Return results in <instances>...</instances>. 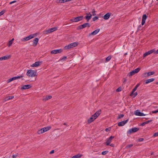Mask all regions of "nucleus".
<instances>
[{"instance_id":"obj_1","label":"nucleus","mask_w":158,"mask_h":158,"mask_svg":"<svg viewBox=\"0 0 158 158\" xmlns=\"http://www.w3.org/2000/svg\"><path fill=\"white\" fill-rule=\"evenodd\" d=\"M26 74L28 77H32L37 76L36 72L31 69L28 70Z\"/></svg>"},{"instance_id":"obj_2","label":"nucleus","mask_w":158,"mask_h":158,"mask_svg":"<svg viewBox=\"0 0 158 158\" xmlns=\"http://www.w3.org/2000/svg\"><path fill=\"white\" fill-rule=\"evenodd\" d=\"M78 45V43L77 42H74L70 44L67 45L65 46L64 47V48L65 50L69 49L70 48H73L76 47Z\"/></svg>"},{"instance_id":"obj_3","label":"nucleus","mask_w":158,"mask_h":158,"mask_svg":"<svg viewBox=\"0 0 158 158\" xmlns=\"http://www.w3.org/2000/svg\"><path fill=\"white\" fill-rule=\"evenodd\" d=\"M83 18V16L74 17L70 20V21L73 22H77L81 20Z\"/></svg>"},{"instance_id":"obj_4","label":"nucleus","mask_w":158,"mask_h":158,"mask_svg":"<svg viewBox=\"0 0 158 158\" xmlns=\"http://www.w3.org/2000/svg\"><path fill=\"white\" fill-rule=\"evenodd\" d=\"M140 68H138L136 69H135L134 70H133L132 71L130 72L128 74V76H129V77H131L133 75H134L135 74L139 72L140 71Z\"/></svg>"},{"instance_id":"obj_5","label":"nucleus","mask_w":158,"mask_h":158,"mask_svg":"<svg viewBox=\"0 0 158 158\" xmlns=\"http://www.w3.org/2000/svg\"><path fill=\"white\" fill-rule=\"evenodd\" d=\"M139 130L138 128H133L129 129L127 132V134L130 135L131 133L133 132H137Z\"/></svg>"},{"instance_id":"obj_6","label":"nucleus","mask_w":158,"mask_h":158,"mask_svg":"<svg viewBox=\"0 0 158 158\" xmlns=\"http://www.w3.org/2000/svg\"><path fill=\"white\" fill-rule=\"evenodd\" d=\"M35 37V35L32 34L30 35H29L28 36L24 37L23 38V39L21 40L22 41H28L33 38Z\"/></svg>"},{"instance_id":"obj_7","label":"nucleus","mask_w":158,"mask_h":158,"mask_svg":"<svg viewBox=\"0 0 158 158\" xmlns=\"http://www.w3.org/2000/svg\"><path fill=\"white\" fill-rule=\"evenodd\" d=\"M57 28L56 27H54L50 29H48V30L46 31V33H51L57 30Z\"/></svg>"},{"instance_id":"obj_8","label":"nucleus","mask_w":158,"mask_h":158,"mask_svg":"<svg viewBox=\"0 0 158 158\" xmlns=\"http://www.w3.org/2000/svg\"><path fill=\"white\" fill-rule=\"evenodd\" d=\"M134 114L136 115L141 116H144L145 115L144 114L140 112L139 110L135 111L134 112Z\"/></svg>"},{"instance_id":"obj_9","label":"nucleus","mask_w":158,"mask_h":158,"mask_svg":"<svg viewBox=\"0 0 158 158\" xmlns=\"http://www.w3.org/2000/svg\"><path fill=\"white\" fill-rule=\"evenodd\" d=\"M62 51L61 49L54 50L51 51V54H56L58 53H60Z\"/></svg>"},{"instance_id":"obj_10","label":"nucleus","mask_w":158,"mask_h":158,"mask_svg":"<svg viewBox=\"0 0 158 158\" xmlns=\"http://www.w3.org/2000/svg\"><path fill=\"white\" fill-rule=\"evenodd\" d=\"M128 119L124 120L121 122H120L118 123V126L121 127L123 126L128 121Z\"/></svg>"},{"instance_id":"obj_11","label":"nucleus","mask_w":158,"mask_h":158,"mask_svg":"<svg viewBox=\"0 0 158 158\" xmlns=\"http://www.w3.org/2000/svg\"><path fill=\"white\" fill-rule=\"evenodd\" d=\"M101 113V110L97 111L94 114L92 115L93 117L95 118V119L98 118V117L100 115Z\"/></svg>"},{"instance_id":"obj_12","label":"nucleus","mask_w":158,"mask_h":158,"mask_svg":"<svg viewBox=\"0 0 158 158\" xmlns=\"http://www.w3.org/2000/svg\"><path fill=\"white\" fill-rule=\"evenodd\" d=\"M41 63L42 62L40 61L35 62V63L31 65V67H33L39 66Z\"/></svg>"},{"instance_id":"obj_13","label":"nucleus","mask_w":158,"mask_h":158,"mask_svg":"<svg viewBox=\"0 0 158 158\" xmlns=\"http://www.w3.org/2000/svg\"><path fill=\"white\" fill-rule=\"evenodd\" d=\"M114 138V137L111 136L107 140L106 144L107 145H110V143L111 142L112 139Z\"/></svg>"},{"instance_id":"obj_14","label":"nucleus","mask_w":158,"mask_h":158,"mask_svg":"<svg viewBox=\"0 0 158 158\" xmlns=\"http://www.w3.org/2000/svg\"><path fill=\"white\" fill-rule=\"evenodd\" d=\"M90 27L89 24L88 23H86L80 26V29H81L87 27Z\"/></svg>"},{"instance_id":"obj_15","label":"nucleus","mask_w":158,"mask_h":158,"mask_svg":"<svg viewBox=\"0 0 158 158\" xmlns=\"http://www.w3.org/2000/svg\"><path fill=\"white\" fill-rule=\"evenodd\" d=\"M147 17V16L146 15L144 14L143 15L142 17V21L141 24L142 25H143L145 22V21Z\"/></svg>"},{"instance_id":"obj_16","label":"nucleus","mask_w":158,"mask_h":158,"mask_svg":"<svg viewBox=\"0 0 158 158\" xmlns=\"http://www.w3.org/2000/svg\"><path fill=\"white\" fill-rule=\"evenodd\" d=\"M86 14L87 15L85 17V19L87 20V21L88 22L89 20L91 18H92V15L90 13H87Z\"/></svg>"},{"instance_id":"obj_17","label":"nucleus","mask_w":158,"mask_h":158,"mask_svg":"<svg viewBox=\"0 0 158 158\" xmlns=\"http://www.w3.org/2000/svg\"><path fill=\"white\" fill-rule=\"evenodd\" d=\"M10 55H7L3 56L0 58V61H2L3 60H7L10 58Z\"/></svg>"},{"instance_id":"obj_18","label":"nucleus","mask_w":158,"mask_h":158,"mask_svg":"<svg viewBox=\"0 0 158 158\" xmlns=\"http://www.w3.org/2000/svg\"><path fill=\"white\" fill-rule=\"evenodd\" d=\"M100 31V29H98L90 34L89 35L90 36L91 35H95L97 34Z\"/></svg>"},{"instance_id":"obj_19","label":"nucleus","mask_w":158,"mask_h":158,"mask_svg":"<svg viewBox=\"0 0 158 158\" xmlns=\"http://www.w3.org/2000/svg\"><path fill=\"white\" fill-rule=\"evenodd\" d=\"M52 98V96L51 95H49L44 97L42 99V100L43 101H46Z\"/></svg>"},{"instance_id":"obj_20","label":"nucleus","mask_w":158,"mask_h":158,"mask_svg":"<svg viewBox=\"0 0 158 158\" xmlns=\"http://www.w3.org/2000/svg\"><path fill=\"white\" fill-rule=\"evenodd\" d=\"M140 84H138L135 86V88L133 89L132 92H131V94H130V96H131L133 94V93L136 90L138 87L139 86Z\"/></svg>"},{"instance_id":"obj_21","label":"nucleus","mask_w":158,"mask_h":158,"mask_svg":"<svg viewBox=\"0 0 158 158\" xmlns=\"http://www.w3.org/2000/svg\"><path fill=\"white\" fill-rule=\"evenodd\" d=\"M111 15V13H108L104 15L103 16V18L105 20L108 19Z\"/></svg>"},{"instance_id":"obj_22","label":"nucleus","mask_w":158,"mask_h":158,"mask_svg":"<svg viewBox=\"0 0 158 158\" xmlns=\"http://www.w3.org/2000/svg\"><path fill=\"white\" fill-rule=\"evenodd\" d=\"M31 87V86L30 85H23L21 88V89H28Z\"/></svg>"},{"instance_id":"obj_23","label":"nucleus","mask_w":158,"mask_h":158,"mask_svg":"<svg viewBox=\"0 0 158 158\" xmlns=\"http://www.w3.org/2000/svg\"><path fill=\"white\" fill-rule=\"evenodd\" d=\"M95 120V118H94L93 116L92 115V116L90 118L88 119L87 120V122L88 124H90L92 122Z\"/></svg>"},{"instance_id":"obj_24","label":"nucleus","mask_w":158,"mask_h":158,"mask_svg":"<svg viewBox=\"0 0 158 158\" xmlns=\"http://www.w3.org/2000/svg\"><path fill=\"white\" fill-rule=\"evenodd\" d=\"M72 0H57L56 1V2L57 3H62L69 2L72 1Z\"/></svg>"},{"instance_id":"obj_25","label":"nucleus","mask_w":158,"mask_h":158,"mask_svg":"<svg viewBox=\"0 0 158 158\" xmlns=\"http://www.w3.org/2000/svg\"><path fill=\"white\" fill-rule=\"evenodd\" d=\"M39 39L38 38H35L34 39L33 41V45L34 46H36L38 43Z\"/></svg>"},{"instance_id":"obj_26","label":"nucleus","mask_w":158,"mask_h":158,"mask_svg":"<svg viewBox=\"0 0 158 158\" xmlns=\"http://www.w3.org/2000/svg\"><path fill=\"white\" fill-rule=\"evenodd\" d=\"M155 80L154 78H151L148 79H147L145 80V83L146 84H148V83L154 81Z\"/></svg>"},{"instance_id":"obj_27","label":"nucleus","mask_w":158,"mask_h":158,"mask_svg":"<svg viewBox=\"0 0 158 158\" xmlns=\"http://www.w3.org/2000/svg\"><path fill=\"white\" fill-rule=\"evenodd\" d=\"M46 131H45V129H44V128H43L38 130L37 133L38 134H40Z\"/></svg>"},{"instance_id":"obj_28","label":"nucleus","mask_w":158,"mask_h":158,"mask_svg":"<svg viewBox=\"0 0 158 158\" xmlns=\"http://www.w3.org/2000/svg\"><path fill=\"white\" fill-rule=\"evenodd\" d=\"M46 131H45V129H44V128H43L38 130L37 133L38 134H40Z\"/></svg>"},{"instance_id":"obj_29","label":"nucleus","mask_w":158,"mask_h":158,"mask_svg":"<svg viewBox=\"0 0 158 158\" xmlns=\"http://www.w3.org/2000/svg\"><path fill=\"white\" fill-rule=\"evenodd\" d=\"M14 98V96H8L5 98V101H7L11 99H13Z\"/></svg>"},{"instance_id":"obj_30","label":"nucleus","mask_w":158,"mask_h":158,"mask_svg":"<svg viewBox=\"0 0 158 158\" xmlns=\"http://www.w3.org/2000/svg\"><path fill=\"white\" fill-rule=\"evenodd\" d=\"M82 156V155L78 154L73 156L71 158H81Z\"/></svg>"},{"instance_id":"obj_31","label":"nucleus","mask_w":158,"mask_h":158,"mask_svg":"<svg viewBox=\"0 0 158 158\" xmlns=\"http://www.w3.org/2000/svg\"><path fill=\"white\" fill-rule=\"evenodd\" d=\"M147 76L148 77L150 75H152L153 74H154L155 73V72H147Z\"/></svg>"},{"instance_id":"obj_32","label":"nucleus","mask_w":158,"mask_h":158,"mask_svg":"<svg viewBox=\"0 0 158 158\" xmlns=\"http://www.w3.org/2000/svg\"><path fill=\"white\" fill-rule=\"evenodd\" d=\"M23 77V76H17V77H13L14 80H15L16 79H20Z\"/></svg>"},{"instance_id":"obj_33","label":"nucleus","mask_w":158,"mask_h":158,"mask_svg":"<svg viewBox=\"0 0 158 158\" xmlns=\"http://www.w3.org/2000/svg\"><path fill=\"white\" fill-rule=\"evenodd\" d=\"M155 50L154 49H152L147 52L148 55L150 54H151L155 52Z\"/></svg>"},{"instance_id":"obj_34","label":"nucleus","mask_w":158,"mask_h":158,"mask_svg":"<svg viewBox=\"0 0 158 158\" xmlns=\"http://www.w3.org/2000/svg\"><path fill=\"white\" fill-rule=\"evenodd\" d=\"M44 129H45V131H47L49 130L51 128V127H44Z\"/></svg>"},{"instance_id":"obj_35","label":"nucleus","mask_w":158,"mask_h":158,"mask_svg":"<svg viewBox=\"0 0 158 158\" xmlns=\"http://www.w3.org/2000/svg\"><path fill=\"white\" fill-rule=\"evenodd\" d=\"M111 56H109L106 58V60L107 61H108L111 59Z\"/></svg>"},{"instance_id":"obj_36","label":"nucleus","mask_w":158,"mask_h":158,"mask_svg":"<svg viewBox=\"0 0 158 158\" xmlns=\"http://www.w3.org/2000/svg\"><path fill=\"white\" fill-rule=\"evenodd\" d=\"M108 152V151H103L102 152V155H105L107 154Z\"/></svg>"},{"instance_id":"obj_37","label":"nucleus","mask_w":158,"mask_h":158,"mask_svg":"<svg viewBox=\"0 0 158 158\" xmlns=\"http://www.w3.org/2000/svg\"><path fill=\"white\" fill-rule=\"evenodd\" d=\"M133 146V144H129L128 145H127L126 147V148H129L131 147H132V146Z\"/></svg>"},{"instance_id":"obj_38","label":"nucleus","mask_w":158,"mask_h":158,"mask_svg":"<svg viewBox=\"0 0 158 158\" xmlns=\"http://www.w3.org/2000/svg\"><path fill=\"white\" fill-rule=\"evenodd\" d=\"M124 115L123 114H120L118 115V119H120L124 117Z\"/></svg>"},{"instance_id":"obj_39","label":"nucleus","mask_w":158,"mask_h":158,"mask_svg":"<svg viewBox=\"0 0 158 158\" xmlns=\"http://www.w3.org/2000/svg\"><path fill=\"white\" fill-rule=\"evenodd\" d=\"M12 43H13V42L10 40L9 41L8 44V46L9 47H10L12 44Z\"/></svg>"},{"instance_id":"obj_40","label":"nucleus","mask_w":158,"mask_h":158,"mask_svg":"<svg viewBox=\"0 0 158 158\" xmlns=\"http://www.w3.org/2000/svg\"><path fill=\"white\" fill-rule=\"evenodd\" d=\"M5 12V10H2L1 12H0V16L3 15Z\"/></svg>"},{"instance_id":"obj_41","label":"nucleus","mask_w":158,"mask_h":158,"mask_svg":"<svg viewBox=\"0 0 158 158\" xmlns=\"http://www.w3.org/2000/svg\"><path fill=\"white\" fill-rule=\"evenodd\" d=\"M138 94V93L137 92H136L135 93H133V94L131 96H132L133 95H134L133 96V98H135V97H136Z\"/></svg>"},{"instance_id":"obj_42","label":"nucleus","mask_w":158,"mask_h":158,"mask_svg":"<svg viewBox=\"0 0 158 158\" xmlns=\"http://www.w3.org/2000/svg\"><path fill=\"white\" fill-rule=\"evenodd\" d=\"M92 15H93L94 16L96 15V11L94 10H93L92 12Z\"/></svg>"},{"instance_id":"obj_43","label":"nucleus","mask_w":158,"mask_h":158,"mask_svg":"<svg viewBox=\"0 0 158 158\" xmlns=\"http://www.w3.org/2000/svg\"><path fill=\"white\" fill-rule=\"evenodd\" d=\"M158 136V132L155 133L153 135V137H155Z\"/></svg>"},{"instance_id":"obj_44","label":"nucleus","mask_w":158,"mask_h":158,"mask_svg":"<svg viewBox=\"0 0 158 158\" xmlns=\"http://www.w3.org/2000/svg\"><path fill=\"white\" fill-rule=\"evenodd\" d=\"M121 90H122V88L120 87H119L117 89L116 91L118 92H119L121 91Z\"/></svg>"},{"instance_id":"obj_45","label":"nucleus","mask_w":158,"mask_h":158,"mask_svg":"<svg viewBox=\"0 0 158 158\" xmlns=\"http://www.w3.org/2000/svg\"><path fill=\"white\" fill-rule=\"evenodd\" d=\"M144 139L143 138H140L138 139V141L139 142H142L143 141Z\"/></svg>"},{"instance_id":"obj_46","label":"nucleus","mask_w":158,"mask_h":158,"mask_svg":"<svg viewBox=\"0 0 158 158\" xmlns=\"http://www.w3.org/2000/svg\"><path fill=\"white\" fill-rule=\"evenodd\" d=\"M98 19V18L97 16H95L94 17L93 19V20L94 21H95L96 20H97Z\"/></svg>"},{"instance_id":"obj_47","label":"nucleus","mask_w":158,"mask_h":158,"mask_svg":"<svg viewBox=\"0 0 158 158\" xmlns=\"http://www.w3.org/2000/svg\"><path fill=\"white\" fill-rule=\"evenodd\" d=\"M143 77H148V76H147V72L145 73H143Z\"/></svg>"},{"instance_id":"obj_48","label":"nucleus","mask_w":158,"mask_h":158,"mask_svg":"<svg viewBox=\"0 0 158 158\" xmlns=\"http://www.w3.org/2000/svg\"><path fill=\"white\" fill-rule=\"evenodd\" d=\"M158 110H156L155 111H152V113H153V114H155V113H158Z\"/></svg>"},{"instance_id":"obj_49","label":"nucleus","mask_w":158,"mask_h":158,"mask_svg":"<svg viewBox=\"0 0 158 158\" xmlns=\"http://www.w3.org/2000/svg\"><path fill=\"white\" fill-rule=\"evenodd\" d=\"M110 128H106V129H105V131H110Z\"/></svg>"},{"instance_id":"obj_50","label":"nucleus","mask_w":158,"mask_h":158,"mask_svg":"<svg viewBox=\"0 0 158 158\" xmlns=\"http://www.w3.org/2000/svg\"><path fill=\"white\" fill-rule=\"evenodd\" d=\"M152 121V120H148V121H147L145 122V123H146V124H148L149 122Z\"/></svg>"},{"instance_id":"obj_51","label":"nucleus","mask_w":158,"mask_h":158,"mask_svg":"<svg viewBox=\"0 0 158 158\" xmlns=\"http://www.w3.org/2000/svg\"><path fill=\"white\" fill-rule=\"evenodd\" d=\"M148 52H146V53H145L144 55H143V57H146V56H147L148 55Z\"/></svg>"},{"instance_id":"obj_52","label":"nucleus","mask_w":158,"mask_h":158,"mask_svg":"<svg viewBox=\"0 0 158 158\" xmlns=\"http://www.w3.org/2000/svg\"><path fill=\"white\" fill-rule=\"evenodd\" d=\"M11 81H12V80H11V78H10L9 79L7 80V83H10V82H11Z\"/></svg>"},{"instance_id":"obj_53","label":"nucleus","mask_w":158,"mask_h":158,"mask_svg":"<svg viewBox=\"0 0 158 158\" xmlns=\"http://www.w3.org/2000/svg\"><path fill=\"white\" fill-rule=\"evenodd\" d=\"M18 156V154L16 155H13L12 156L13 158H15L16 157Z\"/></svg>"},{"instance_id":"obj_54","label":"nucleus","mask_w":158,"mask_h":158,"mask_svg":"<svg viewBox=\"0 0 158 158\" xmlns=\"http://www.w3.org/2000/svg\"><path fill=\"white\" fill-rule=\"evenodd\" d=\"M16 2V1H12V2H10V4H12V3H15V2Z\"/></svg>"},{"instance_id":"obj_55","label":"nucleus","mask_w":158,"mask_h":158,"mask_svg":"<svg viewBox=\"0 0 158 158\" xmlns=\"http://www.w3.org/2000/svg\"><path fill=\"white\" fill-rule=\"evenodd\" d=\"M66 58H67V57L66 56H64L61 59V60H64L66 59Z\"/></svg>"},{"instance_id":"obj_56","label":"nucleus","mask_w":158,"mask_h":158,"mask_svg":"<svg viewBox=\"0 0 158 158\" xmlns=\"http://www.w3.org/2000/svg\"><path fill=\"white\" fill-rule=\"evenodd\" d=\"M54 152V150H52L50 152V154H51L52 153H53Z\"/></svg>"},{"instance_id":"obj_57","label":"nucleus","mask_w":158,"mask_h":158,"mask_svg":"<svg viewBox=\"0 0 158 158\" xmlns=\"http://www.w3.org/2000/svg\"><path fill=\"white\" fill-rule=\"evenodd\" d=\"M145 124H146V123H145V122H143V123H142L140 125H141V126H144V125Z\"/></svg>"},{"instance_id":"obj_58","label":"nucleus","mask_w":158,"mask_h":158,"mask_svg":"<svg viewBox=\"0 0 158 158\" xmlns=\"http://www.w3.org/2000/svg\"><path fill=\"white\" fill-rule=\"evenodd\" d=\"M110 146L111 147H114V144H110Z\"/></svg>"},{"instance_id":"obj_59","label":"nucleus","mask_w":158,"mask_h":158,"mask_svg":"<svg viewBox=\"0 0 158 158\" xmlns=\"http://www.w3.org/2000/svg\"><path fill=\"white\" fill-rule=\"evenodd\" d=\"M14 40V39L13 38L11 40H10L13 43V41Z\"/></svg>"},{"instance_id":"obj_60","label":"nucleus","mask_w":158,"mask_h":158,"mask_svg":"<svg viewBox=\"0 0 158 158\" xmlns=\"http://www.w3.org/2000/svg\"><path fill=\"white\" fill-rule=\"evenodd\" d=\"M11 79L12 81H13L14 80V79L13 77H12V78H11Z\"/></svg>"},{"instance_id":"obj_61","label":"nucleus","mask_w":158,"mask_h":158,"mask_svg":"<svg viewBox=\"0 0 158 158\" xmlns=\"http://www.w3.org/2000/svg\"><path fill=\"white\" fill-rule=\"evenodd\" d=\"M156 54H158V50H157L156 52Z\"/></svg>"},{"instance_id":"obj_62","label":"nucleus","mask_w":158,"mask_h":158,"mask_svg":"<svg viewBox=\"0 0 158 158\" xmlns=\"http://www.w3.org/2000/svg\"><path fill=\"white\" fill-rule=\"evenodd\" d=\"M126 81H127V80H126V79H124V81L123 82H125Z\"/></svg>"},{"instance_id":"obj_63","label":"nucleus","mask_w":158,"mask_h":158,"mask_svg":"<svg viewBox=\"0 0 158 158\" xmlns=\"http://www.w3.org/2000/svg\"><path fill=\"white\" fill-rule=\"evenodd\" d=\"M64 125H66V123H64V124H63Z\"/></svg>"},{"instance_id":"obj_64","label":"nucleus","mask_w":158,"mask_h":158,"mask_svg":"<svg viewBox=\"0 0 158 158\" xmlns=\"http://www.w3.org/2000/svg\"><path fill=\"white\" fill-rule=\"evenodd\" d=\"M153 154V153H151V155H152Z\"/></svg>"}]
</instances>
